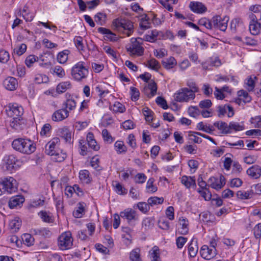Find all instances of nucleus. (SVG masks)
<instances>
[{
	"instance_id": "0eeeda50",
	"label": "nucleus",
	"mask_w": 261,
	"mask_h": 261,
	"mask_svg": "<svg viewBox=\"0 0 261 261\" xmlns=\"http://www.w3.org/2000/svg\"><path fill=\"white\" fill-rule=\"evenodd\" d=\"M195 97V94L192 91H190L188 88L180 89L175 94V99L178 102H188L193 100Z\"/></svg>"
},
{
	"instance_id": "473e14b6",
	"label": "nucleus",
	"mask_w": 261,
	"mask_h": 261,
	"mask_svg": "<svg viewBox=\"0 0 261 261\" xmlns=\"http://www.w3.org/2000/svg\"><path fill=\"white\" fill-rule=\"evenodd\" d=\"M72 87L70 81H65L60 83L57 86L56 91L58 93H63Z\"/></svg>"
},
{
	"instance_id": "6e6d98bb",
	"label": "nucleus",
	"mask_w": 261,
	"mask_h": 261,
	"mask_svg": "<svg viewBox=\"0 0 261 261\" xmlns=\"http://www.w3.org/2000/svg\"><path fill=\"white\" fill-rule=\"evenodd\" d=\"M60 134L66 142H70L71 139V134L67 128H63L59 130Z\"/></svg>"
},
{
	"instance_id": "f3484780",
	"label": "nucleus",
	"mask_w": 261,
	"mask_h": 261,
	"mask_svg": "<svg viewBox=\"0 0 261 261\" xmlns=\"http://www.w3.org/2000/svg\"><path fill=\"white\" fill-rule=\"evenodd\" d=\"M69 112L66 109H61L56 111L52 115V120L54 121H60L67 118Z\"/></svg>"
},
{
	"instance_id": "412c9836",
	"label": "nucleus",
	"mask_w": 261,
	"mask_h": 261,
	"mask_svg": "<svg viewBox=\"0 0 261 261\" xmlns=\"http://www.w3.org/2000/svg\"><path fill=\"white\" fill-rule=\"evenodd\" d=\"M18 15L22 16L26 21L29 22L31 21L34 17V14L30 12L29 7L27 5H24L21 10H19Z\"/></svg>"
},
{
	"instance_id": "09e8293b",
	"label": "nucleus",
	"mask_w": 261,
	"mask_h": 261,
	"mask_svg": "<svg viewBox=\"0 0 261 261\" xmlns=\"http://www.w3.org/2000/svg\"><path fill=\"white\" fill-rule=\"evenodd\" d=\"M198 24L200 26L204 27L208 30H212L214 28L212 20H210L205 17L199 19L198 21Z\"/></svg>"
},
{
	"instance_id": "a211bd4d",
	"label": "nucleus",
	"mask_w": 261,
	"mask_h": 261,
	"mask_svg": "<svg viewBox=\"0 0 261 261\" xmlns=\"http://www.w3.org/2000/svg\"><path fill=\"white\" fill-rule=\"evenodd\" d=\"M189 7L192 11L197 14H202L206 11V7L202 3L198 2H191Z\"/></svg>"
},
{
	"instance_id": "423d86ee",
	"label": "nucleus",
	"mask_w": 261,
	"mask_h": 261,
	"mask_svg": "<svg viewBox=\"0 0 261 261\" xmlns=\"http://www.w3.org/2000/svg\"><path fill=\"white\" fill-rule=\"evenodd\" d=\"M120 216L121 218L126 220L129 224H134L139 220V216L138 213L132 208H125L120 213Z\"/></svg>"
},
{
	"instance_id": "a18cd8bd",
	"label": "nucleus",
	"mask_w": 261,
	"mask_h": 261,
	"mask_svg": "<svg viewBox=\"0 0 261 261\" xmlns=\"http://www.w3.org/2000/svg\"><path fill=\"white\" fill-rule=\"evenodd\" d=\"M261 29V22H256L254 23H250L249 30L251 34L256 35L259 34Z\"/></svg>"
},
{
	"instance_id": "a19ab883",
	"label": "nucleus",
	"mask_w": 261,
	"mask_h": 261,
	"mask_svg": "<svg viewBox=\"0 0 261 261\" xmlns=\"http://www.w3.org/2000/svg\"><path fill=\"white\" fill-rule=\"evenodd\" d=\"M38 215L43 222L51 223L54 221L53 215L49 212L41 211L38 213Z\"/></svg>"
},
{
	"instance_id": "864d4df0",
	"label": "nucleus",
	"mask_w": 261,
	"mask_h": 261,
	"mask_svg": "<svg viewBox=\"0 0 261 261\" xmlns=\"http://www.w3.org/2000/svg\"><path fill=\"white\" fill-rule=\"evenodd\" d=\"M48 81L49 79L45 74L38 73L35 75L34 82L36 84L46 83Z\"/></svg>"
},
{
	"instance_id": "bb28decb",
	"label": "nucleus",
	"mask_w": 261,
	"mask_h": 261,
	"mask_svg": "<svg viewBox=\"0 0 261 261\" xmlns=\"http://www.w3.org/2000/svg\"><path fill=\"white\" fill-rule=\"evenodd\" d=\"M10 126L16 130H21L23 127V121L21 117H16L12 118L10 121Z\"/></svg>"
},
{
	"instance_id": "4468645a",
	"label": "nucleus",
	"mask_w": 261,
	"mask_h": 261,
	"mask_svg": "<svg viewBox=\"0 0 261 261\" xmlns=\"http://www.w3.org/2000/svg\"><path fill=\"white\" fill-rule=\"evenodd\" d=\"M227 114L228 117H231L234 115L233 109L228 105H221L218 107V115L219 117Z\"/></svg>"
},
{
	"instance_id": "7ed1b4c3",
	"label": "nucleus",
	"mask_w": 261,
	"mask_h": 261,
	"mask_svg": "<svg viewBox=\"0 0 261 261\" xmlns=\"http://www.w3.org/2000/svg\"><path fill=\"white\" fill-rule=\"evenodd\" d=\"M71 76L76 81H81L87 78L89 74L88 68L85 62L80 61L71 68Z\"/></svg>"
},
{
	"instance_id": "ddd939ff",
	"label": "nucleus",
	"mask_w": 261,
	"mask_h": 261,
	"mask_svg": "<svg viewBox=\"0 0 261 261\" xmlns=\"http://www.w3.org/2000/svg\"><path fill=\"white\" fill-rule=\"evenodd\" d=\"M200 254L203 258L210 260L216 256L217 250L216 248H210L208 246L204 245L201 247Z\"/></svg>"
},
{
	"instance_id": "f8f14e48",
	"label": "nucleus",
	"mask_w": 261,
	"mask_h": 261,
	"mask_svg": "<svg viewBox=\"0 0 261 261\" xmlns=\"http://www.w3.org/2000/svg\"><path fill=\"white\" fill-rule=\"evenodd\" d=\"M17 160L13 154L6 155L3 159V168L5 170L12 171Z\"/></svg>"
},
{
	"instance_id": "72a5a7b5",
	"label": "nucleus",
	"mask_w": 261,
	"mask_h": 261,
	"mask_svg": "<svg viewBox=\"0 0 261 261\" xmlns=\"http://www.w3.org/2000/svg\"><path fill=\"white\" fill-rule=\"evenodd\" d=\"M238 95L239 97L237 101L238 103H240L242 100L244 103L249 102L251 100V96L249 95L247 92L244 90H239L238 92Z\"/></svg>"
},
{
	"instance_id": "6e6552de",
	"label": "nucleus",
	"mask_w": 261,
	"mask_h": 261,
	"mask_svg": "<svg viewBox=\"0 0 261 261\" xmlns=\"http://www.w3.org/2000/svg\"><path fill=\"white\" fill-rule=\"evenodd\" d=\"M229 21L228 16L222 17L217 15L214 16L212 18L214 28L219 29L222 31H225L227 27V23Z\"/></svg>"
},
{
	"instance_id": "4be33fe9",
	"label": "nucleus",
	"mask_w": 261,
	"mask_h": 261,
	"mask_svg": "<svg viewBox=\"0 0 261 261\" xmlns=\"http://www.w3.org/2000/svg\"><path fill=\"white\" fill-rule=\"evenodd\" d=\"M144 91L148 97H153L156 93V84L154 81H151L148 83L147 86L145 87Z\"/></svg>"
},
{
	"instance_id": "f03ea898",
	"label": "nucleus",
	"mask_w": 261,
	"mask_h": 261,
	"mask_svg": "<svg viewBox=\"0 0 261 261\" xmlns=\"http://www.w3.org/2000/svg\"><path fill=\"white\" fill-rule=\"evenodd\" d=\"M112 27L114 30L127 36H130L134 31L133 23L130 20L125 19L116 18L113 20Z\"/></svg>"
},
{
	"instance_id": "c756f323",
	"label": "nucleus",
	"mask_w": 261,
	"mask_h": 261,
	"mask_svg": "<svg viewBox=\"0 0 261 261\" xmlns=\"http://www.w3.org/2000/svg\"><path fill=\"white\" fill-rule=\"evenodd\" d=\"M162 64L165 69L169 70L172 69L176 65L177 62L174 57H170L163 60Z\"/></svg>"
},
{
	"instance_id": "1a4fd4ad",
	"label": "nucleus",
	"mask_w": 261,
	"mask_h": 261,
	"mask_svg": "<svg viewBox=\"0 0 261 261\" xmlns=\"http://www.w3.org/2000/svg\"><path fill=\"white\" fill-rule=\"evenodd\" d=\"M8 115L12 118L21 117L23 113V109L21 106L17 103L9 104L6 109Z\"/></svg>"
},
{
	"instance_id": "58836bf2",
	"label": "nucleus",
	"mask_w": 261,
	"mask_h": 261,
	"mask_svg": "<svg viewBox=\"0 0 261 261\" xmlns=\"http://www.w3.org/2000/svg\"><path fill=\"white\" fill-rule=\"evenodd\" d=\"M50 71L53 74L56 75L60 78H63L66 75L64 69L59 65H56L55 67H52Z\"/></svg>"
},
{
	"instance_id": "c03bdc74",
	"label": "nucleus",
	"mask_w": 261,
	"mask_h": 261,
	"mask_svg": "<svg viewBox=\"0 0 261 261\" xmlns=\"http://www.w3.org/2000/svg\"><path fill=\"white\" fill-rule=\"evenodd\" d=\"M107 17L106 14L99 12L94 16V20L98 24L103 25L106 22Z\"/></svg>"
},
{
	"instance_id": "69168bd1",
	"label": "nucleus",
	"mask_w": 261,
	"mask_h": 261,
	"mask_svg": "<svg viewBox=\"0 0 261 261\" xmlns=\"http://www.w3.org/2000/svg\"><path fill=\"white\" fill-rule=\"evenodd\" d=\"M76 102L73 98H68L64 102V105L65 106L64 109L66 110L68 109L69 110H73L76 107Z\"/></svg>"
},
{
	"instance_id": "f704fd0d",
	"label": "nucleus",
	"mask_w": 261,
	"mask_h": 261,
	"mask_svg": "<svg viewBox=\"0 0 261 261\" xmlns=\"http://www.w3.org/2000/svg\"><path fill=\"white\" fill-rule=\"evenodd\" d=\"M158 35V31L156 30H152L145 35L142 39L143 40H145L148 42H154L156 40Z\"/></svg>"
},
{
	"instance_id": "2f4dec72",
	"label": "nucleus",
	"mask_w": 261,
	"mask_h": 261,
	"mask_svg": "<svg viewBox=\"0 0 261 261\" xmlns=\"http://www.w3.org/2000/svg\"><path fill=\"white\" fill-rule=\"evenodd\" d=\"M9 225L12 232H17L21 226V221L19 218L15 217L10 221Z\"/></svg>"
},
{
	"instance_id": "dca6fc26",
	"label": "nucleus",
	"mask_w": 261,
	"mask_h": 261,
	"mask_svg": "<svg viewBox=\"0 0 261 261\" xmlns=\"http://www.w3.org/2000/svg\"><path fill=\"white\" fill-rule=\"evenodd\" d=\"M98 32L105 35L104 39L105 40L112 42H115L118 40V37L116 35L109 29L100 27L98 29Z\"/></svg>"
},
{
	"instance_id": "603ef678",
	"label": "nucleus",
	"mask_w": 261,
	"mask_h": 261,
	"mask_svg": "<svg viewBox=\"0 0 261 261\" xmlns=\"http://www.w3.org/2000/svg\"><path fill=\"white\" fill-rule=\"evenodd\" d=\"M129 259L131 261H141L140 249L137 248L133 249L130 252Z\"/></svg>"
},
{
	"instance_id": "ea45409f",
	"label": "nucleus",
	"mask_w": 261,
	"mask_h": 261,
	"mask_svg": "<svg viewBox=\"0 0 261 261\" xmlns=\"http://www.w3.org/2000/svg\"><path fill=\"white\" fill-rule=\"evenodd\" d=\"M114 148L118 154L125 153L127 151V147L123 141L120 140L115 142Z\"/></svg>"
},
{
	"instance_id": "680f3d73",
	"label": "nucleus",
	"mask_w": 261,
	"mask_h": 261,
	"mask_svg": "<svg viewBox=\"0 0 261 261\" xmlns=\"http://www.w3.org/2000/svg\"><path fill=\"white\" fill-rule=\"evenodd\" d=\"M68 50H64L59 53L57 56V60L60 64L65 63L68 60Z\"/></svg>"
},
{
	"instance_id": "cd10ccee",
	"label": "nucleus",
	"mask_w": 261,
	"mask_h": 261,
	"mask_svg": "<svg viewBox=\"0 0 261 261\" xmlns=\"http://www.w3.org/2000/svg\"><path fill=\"white\" fill-rule=\"evenodd\" d=\"M24 201V198L22 196L17 195L12 197L9 202V205L11 208H13Z\"/></svg>"
},
{
	"instance_id": "13d9d810",
	"label": "nucleus",
	"mask_w": 261,
	"mask_h": 261,
	"mask_svg": "<svg viewBox=\"0 0 261 261\" xmlns=\"http://www.w3.org/2000/svg\"><path fill=\"white\" fill-rule=\"evenodd\" d=\"M22 240L24 244L28 246H31L34 244V239L30 234H24L22 237Z\"/></svg>"
},
{
	"instance_id": "c9c22d12",
	"label": "nucleus",
	"mask_w": 261,
	"mask_h": 261,
	"mask_svg": "<svg viewBox=\"0 0 261 261\" xmlns=\"http://www.w3.org/2000/svg\"><path fill=\"white\" fill-rule=\"evenodd\" d=\"M85 205L84 203L81 202L77 204L76 209L73 212V215L74 217L80 218L83 217L85 213Z\"/></svg>"
},
{
	"instance_id": "49530a36",
	"label": "nucleus",
	"mask_w": 261,
	"mask_h": 261,
	"mask_svg": "<svg viewBox=\"0 0 261 261\" xmlns=\"http://www.w3.org/2000/svg\"><path fill=\"white\" fill-rule=\"evenodd\" d=\"M198 247L196 242H194L192 240L188 247V251L190 256L192 257H195L198 252Z\"/></svg>"
},
{
	"instance_id": "79ce46f5",
	"label": "nucleus",
	"mask_w": 261,
	"mask_h": 261,
	"mask_svg": "<svg viewBox=\"0 0 261 261\" xmlns=\"http://www.w3.org/2000/svg\"><path fill=\"white\" fill-rule=\"evenodd\" d=\"M110 109L114 113H123L125 111V106L118 101H116L114 104L110 106Z\"/></svg>"
},
{
	"instance_id": "39448f33",
	"label": "nucleus",
	"mask_w": 261,
	"mask_h": 261,
	"mask_svg": "<svg viewBox=\"0 0 261 261\" xmlns=\"http://www.w3.org/2000/svg\"><path fill=\"white\" fill-rule=\"evenodd\" d=\"M73 239L70 231L62 233L58 238V246L62 250L70 249L72 246Z\"/></svg>"
},
{
	"instance_id": "338daca9",
	"label": "nucleus",
	"mask_w": 261,
	"mask_h": 261,
	"mask_svg": "<svg viewBox=\"0 0 261 261\" xmlns=\"http://www.w3.org/2000/svg\"><path fill=\"white\" fill-rule=\"evenodd\" d=\"M251 124L256 128H261V115L251 117L250 120Z\"/></svg>"
},
{
	"instance_id": "20e7f679",
	"label": "nucleus",
	"mask_w": 261,
	"mask_h": 261,
	"mask_svg": "<svg viewBox=\"0 0 261 261\" xmlns=\"http://www.w3.org/2000/svg\"><path fill=\"white\" fill-rule=\"evenodd\" d=\"M130 44L127 45L126 49L132 56H141L143 55L144 48L142 46L143 39L141 38H132Z\"/></svg>"
},
{
	"instance_id": "774afa93",
	"label": "nucleus",
	"mask_w": 261,
	"mask_h": 261,
	"mask_svg": "<svg viewBox=\"0 0 261 261\" xmlns=\"http://www.w3.org/2000/svg\"><path fill=\"white\" fill-rule=\"evenodd\" d=\"M252 231L255 238L260 240L261 238V223L256 224L253 228Z\"/></svg>"
},
{
	"instance_id": "5fc2aeb1",
	"label": "nucleus",
	"mask_w": 261,
	"mask_h": 261,
	"mask_svg": "<svg viewBox=\"0 0 261 261\" xmlns=\"http://www.w3.org/2000/svg\"><path fill=\"white\" fill-rule=\"evenodd\" d=\"M236 194L237 197L241 199H250L253 196V193L251 191H239Z\"/></svg>"
},
{
	"instance_id": "4c0bfd02",
	"label": "nucleus",
	"mask_w": 261,
	"mask_h": 261,
	"mask_svg": "<svg viewBox=\"0 0 261 261\" xmlns=\"http://www.w3.org/2000/svg\"><path fill=\"white\" fill-rule=\"evenodd\" d=\"M159 3L168 11L172 12L173 5L177 4L178 0H159Z\"/></svg>"
},
{
	"instance_id": "e433bc0d",
	"label": "nucleus",
	"mask_w": 261,
	"mask_h": 261,
	"mask_svg": "<svg viewBox=\"0 0 261 261\" xmlns=\"http://www.w3.org/2000/svg\"><path fill=\"white\" fill-rule=\"evenodd\" d=\"M149 254L151 261H161L160 249L158 246H153Z\"/></svg>"
},
{
	"instance_id": "5701e85b",
	"label": "nucleus",
	"mask_w": 261,
	"mask_h": 261,
	"mask_svg": "<svg viewBox=\"0 0 261 261\" xmlns=\"http://www.w3.org/2000/svg\"><path fill=\"white\" fill-rule=\"evenodd\" d=\"M5 87L9 90L13 91L16 89L18 83L16 79L13 77H8L4 81Z\"/></svg>"
},
{
	"instance_id": "f257e3e1",
	"label": "nucleus",
	"mask_w": 261,
	"mask_h": 261,
	"mask_svg": "<svg viewBox=\"0 0 261 261\" xmlns=\"http://www.w3.org/2000/svg\"><path fill=\"white\" fill-rule=\"evenodd\" d=\"M12 146L16 151L26 154H31L36 149V145L34 142L25 138L14 139L12 143Z\"/></svg>"
},
{
	"instance_id": "3c124183",
	"label": "nucleus",
	"mask_w": 261,
	"mask_h": 261,
	"mask_svg": "<svg viewBox=\"0 0 261 261\" xmlns=\"http://www.w3.org/2000/svg\"><path fill=\"white\" fill-rule=\"evenodd\" d=\"M197 127L198 130H202L208 134H212L214 130L213 126L207 125L204 124L202 122H200L197 124Z\"/></svg>"
},
{
	"instance_id": "b1692460",
	"label": "nucleus",
	"mask_w": 261,
	"mask_h": 261,
	"mask_svg": "<svg viewBox=\"0 0 261 261\" xmlns=\"http://www.w3.org/2000/svg\"><path fill=\"white\" fill-rule=\"evenodd\" d=\"M139 27L143 30H146L150 28L149 18L146 14H141L139 17Z\"/></svg>"
},
{
	"instance_id": "7c9ffc66",
	"label": "nucleus",
	"mask_w": 261,
	"mask_h": 261,
	"mask_svg": "<svg viewBox=\"0 0 261 261\" xmlns=\"http://www.w3.org/2000/svg\"><path fill=\"white\" fill-rule=\"evenodd\" d=\"M214 125L221 131L222 134H230L229 128V124L223 121H218L214 123Z\"/></svg>"
},
{
	"instance_id": "a878e982",
	"label": "nucleus",
	"mask_w": 261,
	"mask_h": 261,
	"mask_svg": "<svg viewBox=\"0 0 261 261\" xmlns=\"http://www.w3.org/2000/svg\"><path fill=\"white\" fill-rule=\"evenodd\" d=\"M87 142L91 148L94 150L97 151L99 149L100 146L94 139V135L92 133H88L87 135Z\"/></svg>"
},
{
	"instance_id": "de8ad7c7",
	"label": "nucleus",
	"mask_w": 261,
	"mask_h": 261,
	"mask_svg": "<svg viewBox=\"0 0 261 261\" xmlns=\"http://www.w3.org/2000/svg\"><path fill=\"white\" fill-rule=\"evenodd\" d=\"M115 192L119 195H125L127 193V190L120 183L115 181L113 183Z\"/></svg>"
},
{
	"instance_id": "9d476101",
	"label": "nucleus",
	"mask_w": 261,
	"mask_h": 261,
	"mask_svg": "<svg viewBox=\"0 0 261 261\" xmlns=\"http://www.w3.org/2000/svg\"><path fill=\"white\" fill-rule=\"evenodd\" d=\"M59 138L56 137L52 139L45 145V153L48 155H53L59 150L60 145Z\"/></svg>"
},
{
	"instance_id": "0e129e2a",
	"label": "nucleus",
	"mask_w": 261,
	"mask_h": 261,
	"mask_svg": "<svg viewBox=\"0 0 261 261\" xmlns=\"http://www.w3.org/2000/svg\"><path fill=\"white\" fill-rule=\"evenodd\" d=\"M138 209L143 213H147L150 210V205L148 203L139 202L137 204Z\"/></svg>"
},
{
	"instance_id": "2eb2a0df",
	"label": "nucleus",
	"mask_w": 261,
	"mask_h": 261,
	"mask_svg": "<svg viewBox=\"0 0 261 261\" xmlns=\"http://www.w3.org/2000/svg\"><path fill=\"white\" fill-rule=\"evenodd\" d=\"M179 227L177 229L178 233L186 235L189 232V221L185 217H180L178 219Z\"/></svg>"
},
{
	"instance_id": "e2e57ef3",
	"label": "nucleus",
	"mask_w": 261,
	"mask_h": 261,
	"mask_svg": "<svg viewBox=\"0 0 261 261\" xmlns=\"http://www.w3.org/2000/svg\"><path fill=\"white\" fill-rule=\"evenodd\" d=\"M146 66L154 70H158L160 68L159 62L155 59H151L147 61Z\"/></svg>"
},
{
	"instance_id": "393cba45",
	"label": "nucleus",
	"mask_w": 261,
	"mask_h": 261,
	"mask_svg": "<svg viewBox=\"0 0 261 261\" xmlns=\"http://www.w3.org/2000/svg\"><path fill=\"white\" fill-rule=\"evenodd\" d=\"M79 178L82 183L84 184H89L92 181V177L87 170H81L79 172Z\"/></svg>"
},
{
	"instance_id": "4d7b16f0",
	"label": "nucleus",
	"mask_w": 261,
	"mask_h": 261,
	"mask_svg": "<svg viewBox=\"0 0 261 261\" xmlns=\"http://www.w3.org/2000/svg\"><path fill=\"white\" fill-rule=\"evenodd\" d=\"M147 202L149 205L152 206L154 205L163 203L164 202V198L163 197H158L156 196L151 197L148 198Z\"/></svg>"
},
{
	"instance_id": "6ab92c4d",
	"label": "nucleus",
	"mask_w": 261,
	"mask_h": 261,
	"mask_svg": "<svg viewBox=\"0 0 261 261\" xmlns=\"http://www.w3.org/2000/svg\"><path fill=\"white\" fill-rule=\"evenodd\" d=\"M181 183L187 189L196 187L195 176L183 175L180 178Z\"/></svg>"
},
{
	"instance_id": "c85d7f7f",
	"label": "nucleus",
	"mask_w": 261,
	"mask_h": 261,
	"mask_svg": "<svg viewBox=\"0 0 261 261\" xmlns=\"http://www.w3.org/2000/svg\"><path fill=\"white\" fill-rule=\"evenodd\" d=\"M229 128L230 133L233 130L235 132L242 131L245 129L244 122L243 121L240 122L231 121L229 123Z\"/></svg>"
},
{
	"instance_id": "052dcab7",
	"label": "nucleus",
	"mask_w": 261,
	"mask_h": 261,
	"mask_svg": "<svg viewBox=\"0 0 261 261\" xmlns=\"http://www.w3.org/2000/svg\"><path fill=\"white\" fill-rule=\"evenodd\" d=\"M74 43L79 50L84 49L83 38L81 36H75L74 38Z\"/></svg>"
},
{
	"instance_id": "aec40b11",
	"label": "nucleus",
	"mask_w": 261,
	"mask_h": 261,
	"mask_svg": "<svg viewBox=\"0 0 261 261\" xmlns=\"http://www.w3.org/2000/svg\"><path fill=\"white\" fill-rule=\"evenodd\" d=\"M247 175L253 179H257L261 176V167L257 165L252 166L246 171Z\"/></svg>"
},
{
	"instance_id": "8fccbe9b",
	"label": "nucleus",
	"mask_w": 261,
	"mask_h": 261,
	"mask_svg": "<svg viewBox=\"0 0 261 261\" xmlns=\"http://www.w3.org/2000/svg\"><path fill=\"white\" fill-rule=\"evenodd\" d=\"M50 155L52 156V160L57 162H61L66 158V153L60 149L55 152V154Z\"/></svg>"
},
{
	"instance_id": "9b49d317",
	"label": "nucleus",
	"mask_w": 261,
	"mask_h": 261,
	"mask_svg": "<svg viewBox=\"0 0 261 261\" xmlns=\"http://www.w3.org/2000/svg\"><path fill=\"white\" fill-rule=\"evenodd\" d=\"M208 186L216 190L221 189L225 185V178L221 175L219 178L211 177L208 179Z\"/></svg>"
},
{
	"instance_id": "37998d69",
	"label": "nucleus",
	"mask_w": 261,
	"mask_h": 261,
	"mask_svg": "<svg viewBox=\"0 0 261 261\" xmlns=\"http://www.w3.org/2000/svg\"><path fill=\"white\" fill-rule=\"evenodd\" d=\"M154 181L155 180L153 178H150L148 180L146 186V191L148 193H153L157 191L158 187L154 184Z\"/></svg>"
},
{
	"instance_id": "bf43d9fd",
	"label": "nucleus",
	"mask_w": 261,
	"mask_h": 261,
	"mask_svg": "<svg viewBox=\"0 0 261 261\" xmlns=\"http://www.w3.org/2000/svg\"><path fill=\"white\" fill-rule=\"evenodd\" d=\"M79 148L80 154L84 156L88 154V150L86 146V142L84 140H80Z\"/></svg>"
}]
</instances>
